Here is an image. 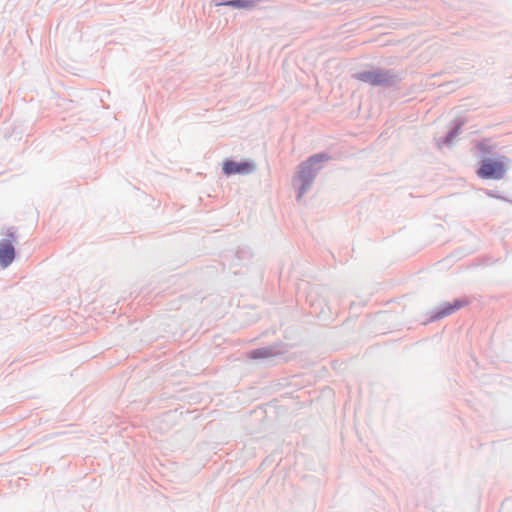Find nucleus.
Instances as JSON below:
<instances>
[{
    "label": "nucleus",
    "mask_w": 512,
    "mask_h": 512,
    "mask_svg": "<svg viewBox=\"0 0 512 512\" xmlns=\"http://www.w3.org/2000/svg\"><path fill=\"white\" fill-rule=\"evenodd\" d=\"M328 160L325 154H316L308 159V161L302 163L299 166L298 179L301 181V187L299 190V197H302L306 190L309 188L313 177L317 171L321 168L319 164Z\"/></svg>",
    "instance_id": "1"
},
{
    "label": "nucleus",
    "mask_w": 512,
    "mask_h": 512,
    "mask_svg": "<svg viewBox=\"0 0 512 512\" xmlns=\"http://www.w3.org/2000/svg\"><path fill=\"white\" fill-rule=\"evenodd\" d=\"M354 78L374 86H393L399 80L394 72L383 69L359 72L354 75Z\"/></svg>",
    "instance_id": "2"
},
{
    "label": "nucleus",
    "mask_w": 512,
    "mask_h": 512,
    "mask_svg": "<svg viewBox=\"0 0 512 512\" xmlns=\"http://www.w3.org/2000/svg\"><path fill=\"white\" fill-rule=\"evenodd\" d=\"M477 173L483 179L500 180L504 177L506 168L500 161L485 158L481 161V165Z\"/></svg>",
    "instance_id": "3"
},
{
    "label": "nucleus",
    "mask_w": 512,
    "mask_h": 512,
    "mask_svg": "<svg viewBox=\"0 0 512 512\" xmlns=\"http://www.w3.org/2000/svg\"><path fill=\"white\" fill-rule=\"evenodd\" d=\"M464 304L465 302L459 299L454 300L453 303H443L431 312L429 321L442 319L463 307Z\"/></svg>",
    "instance_id": "4"
},
{
    "label": "nucleus",
    "mask_w": 512,
    "mask_h": 512,
    "mask_svg": "<svg viewBox=\"0 0 512 512\" xmlns=\"http://www.w3.org/2000/svg\"><path fill=\"white\" fill-rule=\"evenodd\" d=\"M254 169V165L248 162L236 163L234 161H226L223 164V171L226 175L250 173Z\"/></svg>",
    "instance_id": "5"
},
{
    "label": "nucleus",
    "mask_w": 512,
    "mask_h": 512,
    "mask_svg": "<svg viewBox=\"0 0 512 512\" xmlns=\"http://www.w3.org/2000/svg\"><path fill=\"white\" fill-rule=\"evenodd\" d=\"M14 247L9 241L0 242V268H5L14 260Z\"/></svg>",
    "instance_id": "6"
},
{
    "label": "nucleus",
    "mask_w": 512,
    "mask_h": 512,
    "mask_svg": "<svg viewBox=\"0 0 512 512\" xmlns=\"http://www.w3.org/2000/svg\"><path fill=\"white\" fill-rule=\"evenodd\" d=\"M462 125V122L455 123L454 127L446 134V136L437 141L438 147L441 148L443 145L450 146L454 139L460 134Z\"/></svg>",
    "instance_id": "7"
},
{
    "label": "nucleus",
    "mask_w": 512,
    "mask_h": 512,
    "mask_svg": "<svg viewBox=\"0 0 512 512\" xmlns=\"http://www.w3.org/2000/svg\"><path fill=\"white\" fill-rule=\"evenodd\" d=\"M275 355L272 348H260L250 352L249 357L251 359H267Z\"/></svg>",
    "instance_id": "8"
},
{
    "label": "nucleus",
    "mask_w": 512,
    "mask_h": 512,
    "mask_svg": "<svg viewBox=\"0 0 512 512\" xmlns=\"http://www.w3.org/2000/svg\"><path fill=\"white\" fill-rule=\"evenodd\" d=\"M7 236H9L10 238H13V237H14V234H13V232L9 231V232L7 233Z\"/></svg>",
    "instance_id": "9"
}]
</instances>
